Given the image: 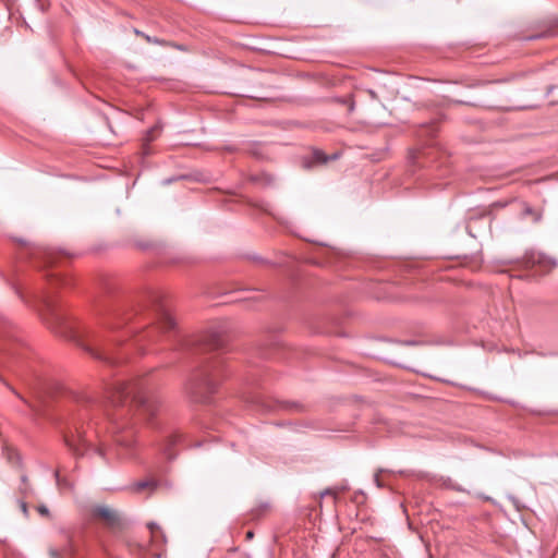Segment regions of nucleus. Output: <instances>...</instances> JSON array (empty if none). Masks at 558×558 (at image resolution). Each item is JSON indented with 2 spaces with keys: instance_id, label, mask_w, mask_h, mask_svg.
I'll list each match as a JSON object with an SVG mask.
<instances>
[{
  "instance_id": "f257e3e1",
  "label": "nucleus",
  "mask_w": 558,
  "mask_h": 558,
  "mask_svg": "<svg viewBox=\"0 0 558 558\" xmlns=\"http://www.w3.org/2000/svg\"><path fill=\"white\" fill-rule=\"evenodd\" d=\"M129 400L135 407L137 415L146 421H150L160 409V401L148 391L147 385L142 379L116 383L107 391L106 402L112 407L123 405ZM89 402H96L97 407H104L105 403L94 399H89Z\"/></svg>"
},
{
  "instance_id": "f03ea898",
  "label": "nucleus",
  "mask_w": 558,
  "mask_h": 558,
  "mask_svg": "<svg viewBox=\"0 0 558 558\" xmlns=\"http://www.w3.org/2000/svg\"><path fill=\"white\" fill-rule=\"evenodd\" d=\"M219 378L220 363L207 362L189 375L183 385L184 395L193 403H209L213 395L217 392Z\"/></svg>"
},
{
  "instance_id": "7ed1b4c3",
  "label": "nucleus",
  "mask_w": 558,
  "mask_h": 558,
  "mask_svg": "<svg viewBox=\"0 0 558 558\" xmlns=\"http://www.w3.org/2000/svg\"><path fill=\"white\" fill-rule=\"evenodd\" d=\"M155 320V326L145 331V333L137 340V342H142L144 340L155 341L159 330H171L175 326V320L172 317L170 308L163 303L156 305Z\"/></svg>"
},
{
  "instance_id": "20e7f679",
  "label": "nucleus",
  "mask_w": 558,
  "mask_h": 558,
  "mask_svg": "<svg viewBox=\"0 0 558 558\" xmlns=\"http://www.w3.org/2000/svg\"><path fill=\"white\" fill-rule=\"evenodd\" d=\"M88 513L90 520L101 522L111 531L121 530L123 526L120 512L106 505H94L89 508Z\"/></svg>"
},
{
  "instance_id": "39448f33",
  "label": "nucleus",
  "mask_w": 558,
  "mask_h": 558,
  "mask_svg": "<svg viewBox=\"0 0 558 558\" xmlns=\"http://www.w3.org/2000/svg\"><path fill=\"white\" fill-rule=\"evenodd\" d=\"M36 307L43 320L52 330L57 331L58 327L63 324V316L58 311L57 305L50 295L47 294L41 296Z\"/></svg>"
},
{
  "instance_id": "423d86ee",
  "label": "nucleus",
  "mask_w": 558,
  "mask_h": 558,
  "mask_svg": "<svg viewBox=\"0 0 558 558\" xmlns=\"http://www.w3.org/2000/svg\"><path fill=\"white\" fill-rule=\"evenodd\" d=\"M65 444L76 456H83L90 446V439L86 436V430L82 426H75L70 435H66Z\"/></svg>"
},
{
  "instance_id": "0eeeda50",
  "label": "nucleus",
  "mask_w": 558,
  "mask_h": 558,
  "mask_svg": "<svg viewBox=\"0 0 558 558\" xmlns=\"http://www.w3.org/2000/svg\"><path fill=\"white\" fill-rule=\"evenodd\" d=\"M120 339H110V343H107L102 340V338L98 337L95 339L96 348L93 350V355L97 359L104 360L110 364H114L118 362L116 357L112 355L111 345L113 343L120 342Z\"/></svg>"
},
{
  "instance_id": "6e6552de",
  "label": "nucleus",
  "mask_w": 558,
  "mask_h": 558,
  "mask_svg": "<svg viewBox=\"0 0 558 558\" xmlns=\"http://www.w3.org/2000/svg\"><path fill=\"white\" fill-rule=\"evenodd\" d=\"M126 319L122 317L121 308L111 310L104 318L102 325L109 331H114L124 326Z\"/></svg>"
},
{
  "instance_id": "1a4fd4ad",
  "label": "nucleus",
  "mask_w": 558,
  "mask_h": 558,
  "mask_svg": "<svg viewBox=\"0 0 558 558\" xmlns=\"http://www.w3.org/2000/svg\"><path fill=\"white\" fill-rule=\"evenodd\" d=\"M181 440L182 435L180 433H173L167 438L162 451L168 460H172L175 458L177 453L172 451V447L181 442Z\"/></svg>"
},
{
  "instance_id": "9d476101",
  "label": "nucleus",
  "mask_w": 558,
  "mask_h": 558,
  "mask_svg": "<svg viewBox=\"0 0 558 558\" xmlns=\"http://www.w3.org/2000/svg\"><path fill=\"white\" fill-rule=\"evenodd\" d=\"M114 441L118 446L124 448L125 450H131L135 444L134 434L132 430H128L125 434H117L114 436Z\"/></svg>"
},
{
  "instance_id": "9b49d317",
  "label": "nucleus",
  "mask_w": 558,
  "mask_h": 558,
  "mask_svg": "<svg viewBox=\"0 0 558 558\" xmlns=\"http://www.w3.org/2000/svg\"><path fill=\"white\" fill-rule=\"evenodd\" d=\"M252 182L259 186H272L276 183V178L267 172H260L251 177Z\"/></svg>"
},
{
  "instance_id": "f8f14e48",
  "label": "nucleus",
  "mask_w": 558,
  "mask_h": 558,
  "mask_svg": "<svg viewBox=\"0 0 558 558\" xmlns=\"http://www.w3.org/2000/svg\"><path fill=\"white\" fill-rule=\"evenodd\" d=\"M160 132H161V126L159 124L154 125L146 132V134L143 138V153L145 155L149 154L148 148H147L148 144L151 143L153 141H155L157 138V136L160 134Z\"/></svg>"
},
{
  "instance_id": "ddd939ff",
  "label": "nucleus",
  "mask_w": 558,
  "mask_h": 558,
  "mask_svg": "<svg viewBox=\"0 0 558 558\" xmlns=\"http://www.w3.org/2000/svg\"><path fill=\"white\" fill-rule=\"evenodd\" d=\"M337 158H338L337 154L328 156L323 150H319V149H316V150L313 151V159L317 163H326L329 160H335Z\"/></svg>"
},
{
  "instance_id": "4468645a",
  "label": "nucleus",
  "mask_w": 558,
  "mask_h": 558,
  "mask_svg": "<svg viewBox=\"0 0 558 558\" xmlns=\"http://www.w3.org/2000/svg\"><path fill=\"white\" fill-rule=\"evenodd\" d=\"M19 490L23 498H26L33 494V488L29 484L28 477L25 474L21 476V486Z\"/></svg>"
},
{
  "instance_id": "2eb2a0df",
  "label": "nucleus",
  "mask_w": 558,
  "mask_h": 558,
  "mask_svg": "<svg viewBox=\"0 0 558 558\" xmlns=\"http://www.w3.org/2000/svg\"><path fill=\"white\" fill-rule=\"evenodd\" d=\"M147 527H148V529H149V531H150L151 539H153L154 542H158V541H159V538H160L161 541H165V536H163V534H162V531L160 530V527H159L156 523H154V522H149V523L147 524Z\"/></svg>"
},
{
  "instance_id": "dca6fc26",
  "label": "nucleus",
  "mask_w": 558,
  "mask_h": 558,
  "mask_svg": "<svg viewBox=\"0 0 558 558\" xmlns=\"http://www.w3.org/2000/svg\"><path fill=\"white\" fill-rule=\"evenodd\" d=\"M157 486V483L153 480H145V481H140L137 483L134 484V489L136 492H142L144 489H154L155 487Z\"/></svg>"
},
{
  "instance_id": "f3484780",
  "label": "nucleus",
  "mask_w": 558,
  "mask_h": 558,
  "mask_svg": "<svg viewBox=\"0 0 558 558\" xmlns=\"http://www.w3.org/2000/svg\"><path fill=\"white\" fill-rule=\"evenodd\" d=\"M134 33L137 35V36H142L147 43L149 44H157V45H166V41L162 40V39H159L157 37H151L138 29H135Z\"/></svg>"
},
{
  "instance_id": "a211bd4d",
  "label": "nucleus",
  "mask_w": 558,
  "mask_h": 558,
  "mask_svg": "<svg viewBox=\"0 0 558 558\" xmlns=\"http://www.w3.org/2000/svg\"><path fill=\"white\" fill-rule=\"evenodd\" d=\"M506 206H513L517 208H521L522 204L518 199H510L506 202H497L492 205L490 209H496L497 207H506Z\"/></svg>"
},
{
  "instance_id": "6ab92c4d",
  "label": "nucleus",
  "mask_w": 558,
  "mask_h": 558,
  "mask_svg": "<svg viewBox=\"0 0 558 558\" xmlns=\"http://www.w3.org/2000/svg\"><path fill=\"white\" fill-rule=\"evenodd\" d=\"M533 263H538V264H546L548 265L549 268H554L556 266V262L553 260V259H547V258H544L543 256H537V258H534L533 257Z\"/></svg>"
},
{
  "instance_id": "aec40b11",
  "label": "nucleus",
  "mask_w": 558,
  "mask_h": 558,
  "mask_svg": "<svg viewBox=\"0 0 558 558\" xmlns=\"http://www.w3.org/2000/svg\"><path fill=\"white\" fill-rule=\"evenodd\" d=\"M554 35H555V31L550 28L541 34L530 36L529 39L547 38V37H551Z\"/></svg>"
},
{
  "instance_id": "412c9836",
  "label": "nucleus",
  "mask_w": 558,
  "mask_h": 558,
  "mask_svg": "<svg viewBox=\"0 0 558 558\" xmlns=\"http://www.w3.org/2000/svg\"><path fill=\"white\" fill-rule=\"evenodd\" d=\"M20 508L23 512V514L27 518L28 517V507L25 501V498L22 497V499L19 501Z\"/></svg>"
},
{
  "instance_id": "4be33fe9",
  "label": "nucleus",
  "mask_w": 558,
  "mask_h": 558,
  "mask_svg": "<svg viewBox=\"0 0 558 558\" xmlns=\"http://www.w3.org/2000/svg\"><path fill=\"white\" fill-rule=\"evenodd\" d=\"M37 511L44 517H49V509L45 505L38 506Z\"/></svg>"
},
{
  "instance_id": "5701e85b",
  "label": "nucleus",
  "mask_w": 558,
  "mask_h": 558,
  "mask_svg": "<svg viewBox=\"0 0 558 558\" xmlns=\"http://www.w3.org/2000/svg\"><path fill=\"white\" fill-rule=\"evenodd\" d=\"M49 555L51 558H61L62 557L61 553L57 548H50Z\"/></svg>"
},
{
  "instance_id": "b1692460",
  "label": "nucleus",
  "mask_w": 558,
  "mask_h": 558,
  "mask_svg": "<svg viewBox=\"0 0 558 558\" xmlns=\"http://www.w3.org/2000/svg\"><path fill=\"white\" fill-rule=\"evenodd\" d=\"M367 93L369 94V96L373 98V99H376L377 98V94L372 90V89H368Z\"/></svg>"
},
{
  "instance_id": "393cba45",
  "label": "nucleus",
  "mask_w": 558,
  "mask_h": 558,
  "mask_svg": "<svg viewBox=\"0 0 558 558\" xmlns=\"http://www.w3.org/2000/svg\"><path fill=\"white\" fill-rule=\"evenodd\" d=\"M253 537H254L253 531H247L246 532V539H252Z\"/></svg>"
},
{
  "instance_id": "a878e982",
  "label": "nucleus",
  "mask_w": 558,
  "mask_h": 558,
  "mask_svg": "<svg viewBox=\"0 0 558 558\" xmlns=\"http://www.w3.org/2000/svg\"><path fill=\"white\" fill-rule=\"evenodd\" d=\"M554 89H555V85H549L547 87V96H549Z\"/></svg>"
},
{
  "instance_id": "bb28decb",
  "label": "nucleus",
  "mask_w": 558,
  "mask_h": 558,
  "mask_svg": "<svg viewBox=\"0 0 558 558\" xmlns=\"http://www.w3.org/2000/svg\"><path fill=\"white\" fill-rule=\"evenodd\" d=\"M64 553H65L66 555H71V554H72V547H71V545H69L68 547H65V548H64Z\"/></svg>"
},
{
  "instance_id": "cd10ccee",
  "label": "nucleus",
  "mask_w": 558,
  "mask_h": 558,
  "mask_svg": "<svg viewBox=\"0 0 558 558\" xmlns=\"http://www.w3.org/2000/svg\"><path fill=\"white\" fill-rule=\"evenodd\" d=\"M349 110H350V111H353V110H354V101H353L352 99L350 100Z\"/></svg>"
},
{
  "instance_id": "c85d7f7f",
  "label": "nucleus",
  "mask_w": 558,
  "mask_h": 558,
  "mask_svg": "<svg viewBox=\"0 0 558 558\" xmlns=\"http://www.w3.org/2000/svg\"><path fill=\"white\" fill-rule=\"evenodd\" d=\"M54 476H56L57 483L59 484V477H60V473H59V471H56V472H54Z\"/></svg>"
},
{
  "instance_id": "c756f323",
  "label": "nucleus",
  "mask_w": 558,
  "mask_h": 558,
  "mask_svg": "<svg viewBox=\"0 0 558 558\" xmlns=\"http://www.w3.org/2000/svg\"><path fill=\"white\" fill-rule=\"evenodd\" d=\"M172 181H173L172 179H168V180H166V181H165V183H167V184H168V183H170V182H172Z\"/></svg>"
}]
</instances>
